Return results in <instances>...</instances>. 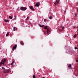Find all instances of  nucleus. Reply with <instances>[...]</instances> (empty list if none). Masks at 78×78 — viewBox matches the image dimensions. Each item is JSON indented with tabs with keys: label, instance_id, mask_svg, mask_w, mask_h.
I'll use <instances>...</instances> for the list:
<instances>
[{
	"label": "nucleus",
	"instance_id": "6e6552de",
	"mask_svg": "<svg viewBox=\"0 0 78 78\" xmlns=\"http://www.w3.org/2000/svg\"><path fill=\"white\" fill-rule=\"evenodd\" d=\"M64 27H60V29L61 31H63V30H64Z\"/></svg>",
	"mask_w": 78,
	"mask_h": 78
},
{
	"label": "nucleus",
	"instance_id": "412c9836",
	"mask_svg": "<svg viewBox=\"0 0 78 78\" xmlns=\"http://www.w3.org/2000/svg\"><path fill=\"white\" fill-rule=\"evenodd\" d=\"M48 17L50 19H51L53 17L52 16H49Z\"/></svg>",
	"mask_w": 78,
	"mask_h": 78
},
{
	"label": "nucleus",
	"instance_id": "f257e3e1",
	"mask_svg": "<svg viewBox=\"0 0 78 78\" xmlns=\"http://www.w3.org/2000/svg\"><path fill=\"white\" fill-rule=\"evenodd\" d=\"M20 10H21V11H25L27 9V8L26 7H23L22 6L20 8Z\"/></svg>",
	"mask_w": 78,
	"mask_h": 78
},
{
	"label": "nucleus",
	"instance_id": "5701e85b",
	"mask_svg": "<svg viewBox=\"0 0 78 78\" xmlns=\"http://www.w3.org/2000/svg\"><path fill=\"white\" fill-rule=\"evenodd\" d=\"M13 64H14V62H12V64H10L11 65H12V66H13Z\"/></svg>",
	"mask_w": 78,
	"mask_h": 78
},
{
	"label": "nucleus",
	"instance_id": "f3484780",
	"mask_svg": "<svg viewBox=\"0 0 78 78\" xmlns=\"http://www.w3.org/2000/svg\"><path fill=\"white\" fill-rule=\"evenodd\" d=\"M3 63H2V62H1L0 63V67L1 66H2V65H3Z\"/></svg>",
	"mask_w": 78,
	"mask_h": 78
},
{
	"label": "nucleus",
	"instance_id": "20e7f679",
	"mask_svg": "<svg viewBox=\"0 0 78 78\" xmlns=\"http://www.w3.org/2000/svg\"><path fill=\"white\" fill-rule=\"evenodd\" d=\"M40 5V3L37 2L36 3V4L35 5V6H37V7H38L39 6V5Z\"/></svg>",
	"mask_w": 78,
	"mask_h": 78
},
{
	"label": "nucleus",
	"instance_id": "72a5a7b5",
	"mask_svg": "<svg viewBox=\"0 0 78 78\" xmlns=\"http://www.w3.org/2000/svg\"><path fill=\"white\" fill-rule=\"evenodd\" d=\"M76 14H75V16H76Z\"/></svg>",
	"mask_w": 78,
	"mask_h": 78
},
{
	"label": "nucleus",
	"instance_id": "393cba45",
	"mask_svg": "<svg viewBox=\"0 0 78 78\" xmlns=\"http://www.w3.org/2000/svg\"><path fill=\"white\" fill-rule=\"evenodd\" d=\"M2 69H3V70H5V68L3 67H2Z\"/></svg>",
	"mask_w": 78,
	"mask_h": 78
},
{
	"label": "nucleus",
	"instance_id": "4be33fe9",
	"mask_svg": "<svg viewBox=\"0 0 78 78\" xmlns=\"http://www.w3.org/2000/svg\"><path fill=\"white\" fill-rule=\"evenodd\" d=\"M33 78H36V76L35 75H34L33 76Z\"/></svg>",
	"mask_w": 78,
	"mask_h": 78
},
{
	"label": "nucleus",
	"instance_id": "4c0bfd02",
	"mask_svg": "<svg viewBox=\"0 0 78 78\" xmlns=\"http://www.w3.org/2000/svg\"><path fill=\"white\" fill-rule=\"evenodd\" d=\"M16 1V0H15V1Z\"/></svg>",
	"mask_w": 78,
	"mask_h": 78
},
{
	"label": "nucleus",
	"instance_id": "a878e982",
	"mask_svg": "<svg viewBox=\"0 0 78 78\" xmlns=\"http://www.w3.org/2000/svg\"><path fill=\"white\" fill-rule=\"evenodd\" d=\"M78 49V48L76 47H75V50H76V49Z\"/></svg>",
	"mask_w": 78,
	"mask_h": 78
},
{
	"label": "nucleus",
	"instance_id": "9b49d317",
	"mask_svg": "<svg viewBox=\"0 0 78 78\" xmlns=\"http://www.w3.org/2000/svg\"><path fill=\"white\" fill-rule=\"evenodd\" d=\"M13 29V30L14 31H16V30H17V28L16 27H14Z\"/></svg>",
	"mask_w": 78,
	"mask_h": 78
},
{
	"label": "nucleus",
	"instance_id": "0eeeda50",
	"mask_svg": "<svg viewBox=\"0 0 78 78\" xmlns=\"http://www.w3.org/2000/svg\"><path fill=\"white\" fill-rule=\"evenodd\" d=\"M56 2L54 3L55 5H56L57 3H59V1H58V0H56Z\"/></svg>",
	"mask_w": 78,
	"mask_h": 78
},
{
	"label": "nucleus",
	"instance_id": "a211bd4d",
	"mask_svg": "<svg viewBox=\"0 0 78 78\" xmlns=\"http://www.w3.org/2000/svg\"><path fill=\"white\" fill-rule=\"evenodd\" d=\"M76 34H75L73 36V38H75L76 37Z\"/></svg>",
	"mask_w": 78,
	"mask_h": 78
},
{
	"label": "nucleus",
	"instance_id": "bb28decb",
	"mask_svg": "<svg viewBox=\"0 0 78 78\" xmlns=\"http://www.w3.org/2000/svg\"><path fill=\"white\" fill-rule=\"evenodd\" d=\"M44 22H46L47 21V20H46V19H44Z\"/></svg>",
	"mask_w": 78,
	"mask_h": 78
},
{
	"label": "nucleus",
	"instance_id": "473e14b6",
	"mask_svg": "<svg viewBox=\"0 0 78 78\" xmlns=\"http://www.w3.org/2000/svg\"><path fill=\"white\" fill-rule=\"evenodd\" d=\"M3 34L5 33V32H3Z\"/></svg>",
	"mask_w": 78,
	"mask_h": 78
},
{
	"label": "nucleus",
	"instance_id": "9d476101",
	"mask_svg": "<svg viewBox=\"0 0 78 78\" xmlns=\"http://www.w3.org/2000/svg\"><path fill=\"white\" fill-rule=\"evenodd\" d=\"M68 67H70L71 69H72V65H71V64H69V65Z\"/></svg>",
	"mask_w": 78,
	"mask_h": 78
},
{
	"label": "nucleus",
	"instance_id": "dca6fc26",
	"mask_svg": "<svg viewBox=\"0 0 78 78\" xmlns=\"http://www.w3.org/2000/svg\"><path fill=\"white\" fill-rule=\"evenodd\" d=\"M49 32V30L48 29V28H47V33L48 34V32Z\"/></svg>",
	"mask_w": 78,
	"mask_h": 78
},
{
	"label": "nucleus",
	"instance_id": "2f4dec72",
	"mask_svg": "<svg viewBox=\"0 0 78 78\" xmlns=\"http://www.w3.org/2000/svg\"><path fill=\"white\" fill-rule=\"evenodd\" d=\"M77 28H78V26H77Z\"/></svg>",
	"mask_w": 78,
	"mask_h": 78
},
{
	"label": "nucleus",
	"instance_id": "aec40b11",
	"mask_svg": "<svg viewBox=\"0 0 78 78\" xmlns=\"http://www.w3.org/2000/svg\"><path fill=\"white\" fill-rule=\"evenodd\" d=\"M9 36V32H8V33H7V34L6 35V36Z\"/></svg>",
	"mask_w": 78,
	"mask_h": 78
},
{
	"label": "nucleus",
	"instance_id": "6ab92c4d",
	"mask_svg": "<svg viewBox=\"0 0 78 78\" xmlns=\"http://www.w3.org/2000/svg\"><path fill=\"white\" fill-rule=\"evenodd\" d=\"M29 19V17L28 16L27 18L26 19V20H28Z\"/></svg>",
	"mask_w": 78,
	"mask_h": 78
},
{
	"label": "nucleus",
	"instance_id": "e433bc0d",
	"mask_svg": "<svg viewBox=\"0 0 78 78\" xmlns=\"http://www.w3.org/2000/svg\"><path fill=\"white\" fill-rule=\"evenodd\" d=\"M77 51H78V49H77Z\"/></svg>",
	"mask_w": 78,
	"mask_h": 78
},
{
	"label": "nucleus",
	"instance_id": "b1692460",
	"mask_svg": "<svg viewBox=\"0 0 78 78\" xmlns=\"http://www.w3.org/2000/svg\"><path fill=\"white\" fill-rule=\"evenodd\" d=\"M14 20H16V16H14Z\"/></svg>",
	"mask_w": 78,
	"mask_h": 78
},
{
	"label": "nucleus",
	"instance_id": "39448f33",
	"mask_svg": "<svg viewBox=\"0 0 78 78\" xmlns=\"http://www.w3.org/2000/svg\"><path fill=\"white\" fill-rule=\"evenodd\" d=\"M2 61L1 62H2V64H4L5 62V61H6V59H2Z\"/></svg>",
	"mask_w": 78,
	"mask_h": 78
},
{
	"label": "nucleus",
	"instance_id": "2eb2a0df",
	"mask_svg": "<svg viewBox=\"0 0 78 78\" xmlns=\"http://www.w3.org/2000/svg\"><path fill=\"white\" fill-rule=\"evenodd\" d=\"M9 18L10 19H12V17L11 16H9Z\"/></svg>",
	"mask_w": 78,
	"mask_h": 78
},
{
	"label": "nucleus",
	"instance_id": "f704fd0d",
	"mask_svg": "<svg viewBox=\"0 0 78 78\" xmlns=\"http://www.w3.org/2000/svg\"><path fill=\"white\" fill-rule=\"evenodd\" d=\"M66 12V11H65L64 12Z\"/></svg>",
	"mask_w": 78,
	"mask_h": 78
},
{
	"label": "nucleus",
	"instance_id": "1a4fd4ad",
	"mask_svg": "<svg viewBox=\"0 0 78 78\" xmlns=\"http://www.w3.org/2000/svg\"><path fill=\"white\" fill-rule=\"evenodd\" d=\"M39 26V27H41V28H42V27H44V25H43L42 26H41V24H38Z\"/></svg>",
	"mask_w": 78,
	"mask_h": 78
},
{
	"label": "nucleus",
	"instance_id": "c9c22d12",
	"mask_svg": "<svg viewBox=\"0 0 78 78\" xmlns=\"http://www.w3.org/2000/svg\"><path fill=\"white\" fill-rule=\"evenodd\" d=\"M1 49V48H0V50Z\"/></svg>",
	"mask_w": 78,
	"mask_h": 78
},
{
	"label": "nucleus",
	"instance_id": "ddd939ff",
	"mask_svg": "<svg viewBox=\"0 0 78 78\" xmlns=\"http://www.w3.org/2000/svg\"><path fill=\"white\" fill-rule=\"evenodd\" d=\"M5 22H9V20H4Z\"/></svg>",
	"mask_w": 78,
	"mask_h": 78
},
{
	"label": "nucleus",
	"instance_id": "f03ea898",
	"mask_svg": "<svg viewBox=\"0 0 78 78\" xmlns=\"http://www.w3.org/2000/svg\"><path fill=\"white\" fill-rule=\"evenodd\" d=\"M10 70H11V69H9L8 70H4L3 72L5 73H9V72H10Z\"/></svg>",
	"mask_w": 78,
	"mask_h": 78
},
{
	"label": "nucleus",
	"instance_id": "c756f323",
	"mask_svg": "<svg viewBox=\"0 0 78 78\" xmlns=\"http://www.w3.org/2000/svg\"><path fill=\"white\" fill-rule=\"evenodd\" d=\"M3 64V66H5V64H4H4Z\"/></svg>",
	"mask_w": 78,
	"mask_h": 78
},
{
	"label": "nucleus",
	"instance_id": "cd10ccee",
	"mask_svg": "<svg viewBox=\"0 0 78 78\" xmlns=\"http://www.w3.org/2000/svg\"><path fill=\"white\" fill-rule=\"evenodd\" d=\"M76 62H78V59L76 60Z\"/></svg>",
	"mask_w": 78,
	"mask_h": 78
},
{
	"label": "nucleus",
	"instance_id": "4468645a",
	"mask_svg": "<svg viewBox=\"0 0 78 78\" xmlns=\"http://www.w3.org/2000/svg\"><path fill=\"white\" fill-rule=\"evenodd\" d=\"M20 44L21 45H23V44H24V43H23V41H21L20 42Z\"/></svg>",
	"mask_w": 78,
	"mask_h": 78
},
{
	"label": "nucleus",
	"instance_id": "7c9ffc66",
	"mask_svg": "<svg viewBox=\"0 0 78 78\" xmlns=\"http://www.w3.org/2000/svg\"><path fill=\"white\" fill-rule=\"evenodd\" d=\"M42 78H45L44 77H42Z\"/></svg>",
	"mask_w": 78,
	"mask_h": 78
},
{
	"label": "nucleus",
	"instance_id": "423d86ee",
	"mask_svg": "<svg viewBox=\"0 0 78 78\" xmlns=\"http://www.w3.org/2000/svg\"><path fill=\"white\" fill-rule=\"evenodd\" d=\"M30 8L32 10H33V11H34V8L33 7V6H30Z\"/></svg>",
	"mask_w": 78,
	"mask_h": 78
},
{
	"label": "nucleus",
	"instance_id": "c85d7f7f",
	"mask_svg": "<svg viewBox=\"0 0 78 78\" xmlns=\"http://www.w3.org/2000/svg\"><path fill=\"white\" fill-rule=\"evenodd\" d=\"M77 11L78 12V8L77 9Z\"/></svg>",
	"mask_w": 78,
	"mask_h": 78
},
{
	"label": "nucleus",
	"instance_id": "7ed1b4c3",
	"mask_svg": "<svg viewBox=\"0 0 78 78\" xmlns=\"http://www.w3.org/2000/svg\"><path fill=\"white\" fill-rule=\"evenodd\" d=\"M16 48H17V45H15L13 47L12 49V51H14L15 49H16Z\"/></svg>",
	"mask_w": 78,
	"mask_h": 78
},
{
	"label": "nucleus",
	"instance_id": "f8f14e48",
	"mask_svg": "<svg viewBox=\"0 0 78 78\" xmlns=\"http://www.w3.org/2000/svg\"><path fill=\"white\" fill-rule=\"evenodd\" d=\"M48 27V26H45L44 27V29H45V30H47V28Z\"/></svg>",
	"mask_w": 78,
	"mask_h": 78
}]
</instances>
